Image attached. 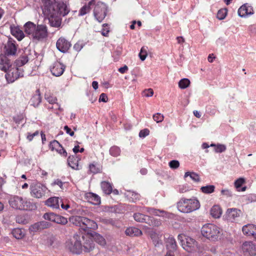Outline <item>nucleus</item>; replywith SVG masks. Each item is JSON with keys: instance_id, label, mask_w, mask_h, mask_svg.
<instances>
[{"instance_id": "nucleus-59", "label": "nucleus", "mask_w": 256, "mask_h": 256, "mask_svg": "<svg viewBox=\"0 0 256 256\" xmlns=\"http://www.w3.org/2000/svg\"><path fill=\"white\" fill-rule=\"evenodd\" d=\"M39 134V132L38 130H36V132H35L34 134H31L30 133H28V136H27V139L29 140V141H31L33 139L34 137L36 136H38V135Z\"/></svg>"}, {"instance_id": "nucleus-62", "label": "nucleus", "mask_w": 256, "mask_h": 256, "mask_svg": "<svg viewBox=\"0 0 256 256\" xmlns=\"http://www.w3.org/2000/svg\"><path fill=\"white\" fill-rule=\"evenodd\" d=\"M108 96L106 94L102 93L100 95L99 101L102 102H106L108 100Z\"/></svg>"}, {"instance_id": "nucleus-15", "label": "nucleus", "mask_w": 256, "mask_h": 256, "mask_svg": "<svg viewBox=\"0 0 256 256\" xmlns=\"http://www.w3.org/2000/svg\"><path fill=\"white\" fill-rule=\"evenodd\" d=\"M5 50L6 56L15 55L17 51V46L15 44V41L9 40L5 46Z\"/></svg>"}, {"instance_id": "nucleus-40", "label": "nucleus", "mask_w": 256, "mask_h": 256, "mask_svg": "<svg viewBox=\"0 0 256 256\" xmlns=\"http://www.w3.org/2000/svg\"><path fill=\"white\" fill-rule=\"evenodd\" d=\"M215 186L214 185H208L206 186H202L200 190L202 192L206 194H212L214 192Z\"/></svg>"}, {"instance_id": "nucleus-19", "label": "nucleus", "mask_w": 256, "mask_h": 256, "mask_svg": "<svg viewBox=\"0 0 256 256\" xmlns=\"http://www.w3.org/2000/svg\"><path fill=\"white\" fill-rule=\"evenodd\" d=\"M60 200L58 197H51L44 202V204L53 209H58Z\"/></svg>"}, {"instance_id": "nucleus-16", "label": "nucleus", "mask_w": 256, "mask_h": 256, "mask_svg": "<svg viewBox=\"0 0 256 256\" xmlns=\"http://www.w3.org/2000/svg\"><path fill=\"white\" fill-rule=\"evenodd\" d=\"M65 69V66L60 62H56L50 68L52 74L56 76H61Z\"/></svg>"}, {"instance_id": "nucleus-52", "label": "nucleus", "mask_w": 256, "mask_h": 256, "mask_svg": "<svg viewBox=\"0 0 256 256\" xmlns=\"http://www.w3.org/2000/svg\"><path fill=\"white\" fill-rule=\"evenodd\" d=\"M179 166V162L176 160H172L169 162V166L172 169H176L178 168Z\"/></svg>"}, {"instance_id": "nucleus-12", "label": "nucleus", "mask_w": 256, "mask_h": 256, "mask_svg": "<svg viewBox=\"0 0 256 256\" xmlns=\"http://www.w3.org/2000/svg\"><path fill=\"white\" fill-rule=\"evenodd\" d=\"M242 248L245 254L256 255V247L252 242H246L243 243Z\"/></svg>"}, {"instance_id": "nucleus-9", "label": "nucleus", "mask_w": 256, "mask_h": 256, "mask_svg": "<svg viewBox=\"0 0 256 256\" xmlns=\"http://www.w3.org/2000/svg\"><path fill=\"white\" fill-rule=\"evenodd\" d=\"M107 7L106 5L102 2H98L95 6L94 10V14L96 19L101 22L106 15Z\"/></svg>"}, {"instance_id": "nucleus-24", "label": "nucleus", "mask_w": 256, "mask_h": 256, "mask_svg": "<svg viewBox=\"0 0 256 256\" xmlns=\"http://www.w3.org/2000/svg\"><path fill=\"white\" fill-rule=\"evenodd\" d=\"M252 14V7L246 4L241 6L238 10V16L240 17H244Z\"/></svg>"}, {"instance_id": "nucleus-55", "label": "nucleus", "mask_w": 256, "mask_h": 256, "mask_svg": "<svg viewBox=\"0 0 256 256\" xmlns=\"http://www.w3.org/2000/svg\"><path fill=\"white\" fill-rule=\"evenodd\" d=\"M143 94L144 96L151 97L154 94V91L152 88H148L144 90Z\"/></svg>"}, {"instance_id": "nucleus-42", "label": "nucleus", "mask_w": 256, "mask_h": 256, "mask_svg": "<svg viewBox=\"0 0 256 256\" xmlns=\"http://www.w3.org/2000/svg\"><path fill=\"white\" fill-rule=\"evenodd\" d=\"M93 3L92 1H90L88 2V5H84L83 6L79 12L80 16H84L90 10V6L92 5Z\"/></svg>"}, {"instance_id": "nucleus-36", "label": "nucleus", "mask_w": 256, "mask_h": 256, "mask_svg": "<svg viewBox=\"0 0 256 256\" xmlns=\"http://www.w3.org/2000/svg\"><path fill=\"white\" fill-rule=\"evenodd\" d=\"M68 164L74 170H78V160L74 156H70L68 159Z\"/></svg>"}, {"instance_id": "nucleus-61", "label": "nucleus", "mask_w": 256, "mask_h": 256, "mask_svg": "<svg viewBox=\"0 0 256 256\" xmlns=\"http://www.w3.org/2000/svg\"><path fill=\"white\" fill-rule=\"evenodd\" d=\"M151 222L152 224L154 226H158L161 224V222L160 220L155 218H152L151 220Z\"/></svg>"}, {"instance_id": "nucleus-63", "label": "nucleus", "mask_w": 256, "mask_h": 256, "mask_svg": "<svg viewBox=\"0 0 256 256\" xmlns=\"http://www.w3.org/2000/svg\"><path fill=\"white\" fill-rule=\"evenodd\" d=\"M64 130H66V132L70 136H73L74 134V132L67 126H64Z\"/></svg>"}, {"instance_id": "nucleus-44", "label": "nucleus", "mask_w": 256, "mask_h": 256, "mask_svg": "<svg viewBox=\"0 0 256 256\" xmlns=\"http://www.w3.org/2000/svg\"><path fill=\"white\" fill-rule=\"evenodd\" d=\"M190 81L188 78H183L180 80L178 86L182 89H184L188 88L190 84Z\"/></svg>"}, {"instance_id": "nucleus-34", "label": "nucleus", "mask_w": 256, "mask_h": 256, "mask_svg": "<svg viewBox=\"0 0 256 256\" xmlns=\"http://www.w3.org/2000/svg\"><path fill=\"white\" fill-rule=\"evenodd\" d=\"M12 234L16 239H22L26 233L24 230L16 228L12 230Z\"/></svg>"}, {"instance_id": "nucleus-51", "label": "nucleus", "mask_w": 256, "mask_h": 256, "mask_svg": "<svg viewBox=\"0 0 256 256\" xmlns=\"http://www.w3.org/2000/svg\"><path fill=\"white\" fill-rule=\"evenodd\" d=\"M153 119L158 123L160 122L163 121L164 116L160 113H157L153 116Z\"/></svg>"}, {"instance_id": "nucleus-45", "label": "nucleus", "mask_w": 256, "mask_h": 256, "mask_svg": "<svg viewBox=\"0 0 256 256\" xmlns=\"http://www.w3.org/2000/svg\"><path fill=\"white\" fill-rule=\"evenodd\" d=\"M211 146H214V151L216 152H222L226 150V146L224 144H211Z\"/></svg>"}, {"instance_id": "nucleus-7", "label": "nucleus", "mask_w": 256, "mask_h": 256, "mask_svg": "<svg viewBox=\"0 0 256 256\" xmlns=\"http://www.w3.org/2000/svg\"><path fill=\"white\" fill-rule=\"evenodd\" d=\"M42 12L47 17L58 15L57 5L56 6L55 0H42Z\"/></svg>"}, {"instance_id": "nucleus-31", "label": "nucleus", "mask_w": 256, "mask_h": 256, "mask_svg": "<svg viewBox=\"0 0 256 256\" xmlns=\"http://www.w3.org/2000/svg\"><path fill=\"white\" fill-rule=\"evenodd\" d=\"M49 23L52 26L59 27L61 24V20L58 15L48 17Z\"/></svg>"}, {"instance_id": "nucleus-48", "label": "nucleus", "mask_w": 256, "mask_h": 256, "mask_svg": "<svg viewBox=\"0 0 256 256\" xmlns=\"http://www.w3.org/2000/svg\"><path fill=\"white\" fill-rule=\"evenodd\" d=\"M110 153L114 156H117L120 154V149L116 146H113L110 148Z\"/></svg>"}, {"instance_id": "nucleus-13", "label": "nucleus", "mask_w": 256, "mask_h": 256, "mask_svg": "<svg viewBox=\"0 0 256 256\" xmlns=\"http://www.w3.org/2000/svg\"><path fill=\"white\" fill-rule=\"evenodd\" d=\"M56 48L62 52H66L71 46L70 42L64 38H60L56 42Z\"/></svg>"}, {"instance_id": "nucleus-17", "label": "nucleus", "mask_w": 256, "mask_h": 256, "mask_svg": "<svg viewBox=\"0 0 256 256\" xmlns=\"http://www.w3.org/2000/svg\"><path fill=\"white\" fill-rule=\"evenodd\" d=\"M44 98L50 104L54 105L52 107H48V108L62 110L60 105L57 102L58 99L56 96L50 93H46L44 95Z\"/></svg>"}, {"instance_id": "nucleus-25", "label": "nucleus", "mask_w": 256, "mask_h": 256, "mask_svg": "<svg viewBox=\"0 0 256 256\" xmlns=\"http://www.w3.org/2000/svg\"><path fill=\"white\" fill-rule=\"evenodd\" d=\"M166 246L168 250L167 252H172L176 250V244L174 238L172 237H169L166 241Z\"/></svg>"}, {"instance_id": "nucleus-30", "label": "nucleus", "mask_w": 256, "mask_h": 256, "mask_svg": "<svg viewBox=\"0 0 256 256\" xmlns=\"http://www.w3.org/2000/svg\"><path fill=\"white\" fill-rule=\"evenodd\" d=\"M146 210L150 214L159 216H168V213L164 210H160L151 208H146Z\"/></svg>"}, {"instance_id": "nucleus-10", "label": "nucleus", "mask_w": 256, "mask_h": 256, "mask_svg": "<svg viewBox=\"0 0 256 256\" xmlns=\"http://www.w3.org/2000/svg\"><path fill=\"white\" fill-rule=\"evenodd\" d=\"M184 238L182 240L183 248L188 252H192L196 250L197 248V242L194 238L188 236H184Z\"/></svg>"}, {"instance_id": "nucleus-28", "label": "nucleus", "mask_w": 256, "mask_h": 256, "mask_svg": "<svg viewBox=\"0 0 256 256\" xmlns=\"http://www.w3.org/2000/svg\"><path fill=\"white\" fill-rule=\"evenodd\" d=\"M42 98L40 96V92L39 90H37L32 97L31 98L30 102L31 105L34 107L38 106L41 102Z\"/></svg>"}, {"instance_id": "nucleus-4", "label": "nucleus", "mask_w": 256, "mask_h": 256, "mask_svg": "<svg viewBox=\"0 0 256 256\" xmlns=\"http://www.w3.org/2000/svg\"><path fill=\"white\" fill-rule=\"evenodd\" d=\"M8 203L12 208L16 210H28L32 207L30 202L18 196H11Z\"/></svg>"}, {"instance_id": "nucleus-38", "label": "nucleus", "mask_w": 256, "mask_h": 256, "mask_svg": "<svg viewBox=\"0 0 256 256\" xmlns=\"http://www.w3.org/2000/svg\"><path fill=\"white\" fill-rule=\"evenodd\" d=\"M101 187L102 190L106 194H109L112 192V186L109 182H102Z\"/></svg>"}, {"instance_id": "nucleus-33", "label": "nucleus", "mask_w": 256, "mask_h": 256, "mask_svg": "<svg viewBox=\"0 0 256 256\" xmlns=\"http://www.w3.org/2000/svg\"><path fill=\"white\" fill-rule=\"evenodd\" d=\"M222 214V210L220 206L216 205L213 206L210 210L211 216L216 218H219Z\"/></svg>"}, {"instance_id": "nucleus-41", "label": "nucleus", "mask_w": 256, "mask_h": 256, "mask_svg": "<svg viewBox=\"0 0 256 256\" xmlns=\"http://www.w3.org/2000/svg\"><path fill=\"white\" fill-rule=\"evenodd\" d=\"M190 176V178L194 182H198L200 181V178L198 174L194 172H188L184 174V178Z\"/></svg>"}, {"instance_id": "nucleus-60", "label": "nucleus", "mask_w": 256, "mask_h": 256, "mask_svg": "<svg viewBox=\"0 0 256 256\" xmlns=\"http://www.w3.org/2000/svg\"><path fill=\"white\" fill-rule=\"evenodd\" d=\"M222 194L226 196L227 197H230L232 196V192L228 190H221Z\"/></svg>"}, {"instance_id": "nucleus-20", "label": "nucleus", "mask_w": 256, "mask_h": 256, "mask_svg": "<svg viewBox=\"0 0 256 256\" xmlns=\"http://www.w3.org/2000/svg\"><path fill=\"white\" fill-rule=\"evenodd\" d=\"M240 211L237 208H229L226 211V218L228 220L234 222L236 218L240 216Z\"/></svg>"}, {"instance_id": "nucleus-11", "label": "nucleus", "mask_w": 256, "mask_h": 256, "mask_svg": "<svg viewBox=\"0 0 256 256\" xmlns=\"http://www.w3.org/2000/svg\"><path fill=\"white\" fill-rule=\"evenodd\" d=\"M22 76V72L16 68L9 70L6 74V78L8 82H12Z\"/></svg>"}, {"instance_id": "nucleus-32", "label": "nucleus", "mask_w": 256, "mask_h": 256, "mask_svg": "<svg viewBox=\"0 0 256 256\" xmlns=\"http://www.w3.org/2000/svg\"><path fill=\"white\" fill-rule=\"evenodd\" d=\"M126 234L130 236H138L142 234V231L135 227L128 228L126 230Z\"/></svg>"}, {"instance_id": "nucleus-46", "label": "nucleus", "mask_w": 256, "mask_h": 256, "mask_svg": "<svg viewBox=\"0 0 256 256\" xmlns=\"http://www.w3.org/2000/svg\"><path fill=\"white\" fill-rule=\"evenodd\" d=\"M54 222L58 224H66L68 222V220L66 218L56 215Z\"/></svg>"}, {"instance_id": "nucleus-14", "label": "nucleus", "mask_w": 256, "mask_h": 256, "mask_svg": "<svg viewBox=\"0 0 256 256\" xmlns=\"http://www.w3.org/2000/svg\"><path fill=\"white\" fill-rule=\"evenodd\" d=\"M50 148L52 150H55L62 156L64 158L66 157L67 152L66 150L57 140H54L51 142L50 144Z\"/></svg>"}, {"instance_id": "nucleus-5", "label": "nucleus", "mask_w": 256, "mask_h": 256, "mask_svg": "<svg viewBox=\"0 0 256 256\" xmlns=\"http://www.w3.org/2000/svg\"><path fill=\"white\" fill-rule=\"evenodd\" d=\"M82 238L78 234L68 240L65 244L66 248L74 254H79L82 251Z\"/></svg>"}, {"instance_id": "nucleus-21", "label": "nucleus", "mask_w": 256, "mask_h": 256, "mask_svg": "<svg viewBox=\"0 0 256 256\" xmlns=\"http://www.w3.org/2000/svg\"><path fill=\"white\" fill-rule=\"evenodd\" d=\"M12 66V62L6 56H2L0 58V70L6 72Z\"/></svg>"}, {"instance_id": "nucleus-57", "label": "nucleus", "mask_w": 256, "mask_h": 256, "mask_svg": "<svg viewBox=\"0 0 256 256\" xmlns=\"http://www.w3.org/2000/svg\"><path fill=\"white\" fill-rule=\"evenodd\" d=\"M40 225V228H41L42 230L50 226V224L48 222H45V221H42L38 222Z\"/></svg>"}, {"instance_id": "nucleus-43", "label": "nucleus", "mask_w": 256, "mask_h": 256, "mask_svg": "<svg viewBox=\"0 0 256 256\" xmlns=\"http://www.w3.org/2000/svg\"><path fill=\"white\" fill-rule=\"evenodd\" d=\"M134 218L136 222H146V216L140 213H136L134 214Z\"/></svg>"}, {"instance_id": "nucleus-58", "label": "nucleus", "mask_w": 256, "mask_h": 256, "mask_svg": "<svg viewBox=\"0 0 256 256\" xmlns=\"http://www.w3.org/2000/svg\"><path fill=\"white\" fill-rule=\"evenodd\" d=\"M30 229L32 231H36L41 230V228H40V225L39 222L35 223L34 224L32 225L30 228Z\"/></svg>"}, {"instance_id": "nucleus-2", "label": "nucleus", "mask_w": 256, "mask_h": 256, "mask_svg": "<svg viewBox=\"0 0 256 256\" xmlns=\"http://www.w3.org/2000/svg\"><path fill=\"white\" fill-rule=\"evenodd\" d=\"M200 206L198 200L194 198L186 199L182 198L177 204L178 210L182 212L189 213L194 211Z\"/></svg>"}, {"instance_id": "nucleus-8", "label": "nucleus", "mask_w": 256, "mask_h": 256, "mask_svg": "<svg viewBox=\"0 0 256 256\" xmlns=\"http://www.w3.org/2000/svg\"><path fill=\"white\" fill-rule=\"evenodd\" d=\"M76 224H79L82 227L84 230L87 229H96L98 228L96 223L94 220H90L86 217L76 216L74 218Z\"/></svg>"}, {"instance_id": "nucleus-54", "label": "nucleus", "mask_w": 256, "mask_h": 256, "mask_svg": "<svg viewBox=\"0 0 256 256\" xmlns=\"http://www.w3.org/2000/svg\"><path fill=\"white\" fill-rule=\"evenodd\" d=\"M89 168H90V170L94 173V174H96V173H98L100 172V170L99 168H97L95 164H90L89 166Z\"/></svg>"}, {"instance_id": "nucleus-22", "label": "nucleus", "mask_w": 256, "mask_h": 256, "mask_svg": "<svg viewBox=\"0 0 256 256\" xmlns=\"http://www.w3.org/2000/svg\"><path fill=\"white\" fill-rule=\"evenodd\" d=\"M85 197L90 202L96 205L100 204V197L95 194L92 192L86 193L85 194Z\"/></svg>"}, {"instance_id": "nucleus-49", "label": "nucleus", "mask_w": 256, "mask_h": 256, "mask_svg": "<svg viewBox=\"0 0 256 256\" xmlns=\"http://www.w3.org/2000/svg\"><path fill=\"white\" fill-rule=\"evenodd\" d=\"M56 215L53 212L46 213L44 215L43 217L45 220L54 222Z\"/></svg>"}, {"instance_id": "nucleus-53", "label": "nucleus", "mask_w": 256, "mask_h": 256, "mask_svg": "<svg viewBox=\"0 0 256 256\" xmlns=\"http://www.w3.org/2000/svg\"><path fill=\"white\" fill-rule=\"evenodd\" d=\"M244 179L243 178H239L234 182V186L236 188H240L244 182Z\"/></svg>"}, {"instance_id": "nucleus-29", "label": "nucleus", "mask_w": 256, "mask_h": 256, "mask_svg": "<svg viewBox=\"0 0 256 256\" xmlns=\"http://www.w3.org/2000/svg\"><path fill=\"white\" fill-rule=\"evenodd\" d=\"M44 244L48 246L54 248L56 246V238L52 235L44 237Z\"/></svg>"}, {"instance_id": "nucleus-47", "label": "nucleus", "mask_w": 256, "mask_h": 256, "mask_svg": "<svg viewBox=\"0 0 256 256\" xmlns=\"http://www.w3.org/2000/svg\"><path fill=\"white\" fill-rule=\"evenodd\" d=\"M227 14V10L226 8H222L220 10L217 14V18L220 20H224Z\"/></svg>"}, {"instance_id": "nucleus-23", "label": "nucleus", "mask_w": 256, "mask_h": 256, "mask_svg": "<svg viewBox=\"0 0 256 256\" xmlns=\"http://www.w3.org/2000/svg\"><path fill=\"white\" fill-rule=\"evenodd\" d=\"M242 230L244 234L248 236H253L256 238V226L248 224L244 226Z\"/></svg>"}, {"instance_id": "nucleus-39", "label": "nucleus", "mask_w": 256, "mask_h": 256, "mask_svg": "<svg viewBox=\"0 0 256 256\" xmlns=\"http://www.w3.org/2000/svg\"><path fill=\"white\" fill-rule=\"evenodd\" d=\"M28 60V56L24 55L16 60L15 64L17 66H22L27 63Z\"/></svg>"}, {"instance_id": "nucleus-26", "label": "nucleus", "mask_w": 256, "mask_h": 256, "mask_svg": "<svg viewBox=\"0 0 256 256\" xmlns=\"http://www.w3.org/2000/svg\"><path fill=\"white\" fill-rule=\"evenodd\" d=\"M58 16H64L70 12L66 4L64 2H60L57 4Z\"/></svg>"}, {"instance_id": "nucleus-6", "label": "nucleus", "mask_w": 256, "mask_h": 256, "mask_svg": "<svg viewBox=\"0 0 256 256\" xmlns=\"http://www.w3.org/2000/svg\"><path fill=\"white\" fill-rule=\"evenodd\" d=\"M30 194L36 199L43 198L46 194L48 188L40 183H32L30 185Z\"/></svg>"}, {"instance_id": "nucleus-56", "label": "nucleus", "mask_w": 256, "mask_h": 256, "mask_svg": "<svg viewBox=\"0 0 256 256\" xmlns=\"http://www.w3.org/2000/svg\"><path fill=\"white\" fill-rule=\"evenodd\" d=\"M150 131L148 129H144L141 130L139 132V136L140 138H144L149 134Z\"/></svg>"}, {"instance_id": "nucleus-1", "label": "nucleus", "mask_w": 256, "mask_h": 256, "mask_svg": "<svg viewBox=\"0 0 256 256\" xmlns=\"http://www.w3.org/2000/svg\"><path fill=\"white\" fill-rule=\"evenodd\" d=\"M24 31L33 41H43L48 36V30L46 26H36L31 22L26 23L24 26Z\"/></svg>"}, {"instance_id": "nucleus-37", "label": "nucleus", "mask_w": 256, "mask_h": 256, "mask_svg": "<svg viewBox=\"0 0 256 256\" xmlns=\"http://www.w3.org/2000/svg\"><path fill=\"white\" fill-rule=\"evenodd\" d=\"M125 196L132 202H134L140 198V195L138 193L131 190L127 191L125 193Z\"/></svg>"}, {"instance_id": "nucleus-3", "label": "nucleus", "mask_w": 256, "mask_h": 256, "mask_svg": "<svg viewBox=\"0 0 256 256\" xmlns=\"http://www.w3.org/2000/svg\"><path fill=\"white\" fill-rule=\"evenodd\" d=\"M202 234L211 241L217 240L220 235V230L216 226L208 224L202 226L201 229Z\"/></svg>"}, {"instance_id": "nucleus-50", "label": "nucleus", "mask_w": 256, "mask_h": 256, "mask_svg": "<svg viewBox=\"0 0 256 256\" xmlns=\"http://www.w3.org/2000/svg\"><path fill=\"white\" fill-rule=\"evenodd\" d=\"M147 56V48L142 47L139 54V56L142 60H144Z\"/></svg>"}, {"instance_id": "nucleus-35", "label": "nucleus", "mask_w": 256, "mask_h": 256, "mask_svg": "<svg viewBox=\"0 0 256 256\" xmlns=\"http://www.w3.org/2000/svg\"><path fill=\"white\" fill-rule=\"evenodd\" d=\"M92 237L94 241L100 245L102 246H105L106 245V240L100 234L94 232L92 234Z\"/></svg>"}, {"instance_id": "nucleus-27", "label": "nucleus", "mask_w": 256, "mask_h": 256, "mask_svg": "<svg viewBox=\"0 0 256 256\" xmlns=\"http://www.w3.org/2000/svg\"><path fill=\"white\" fill-rule=\"evenodd\" d=\"M10 31L12 34L19 41L21 40L24 36L23 31L18 27H11Z\"/></svg>"}, {"instance_id": "nucleus-64", "label": "nucleus", "mask_w": 256, "mask_h": 256, "mask_svg": "<svg viewBox=\"0 0 256 256\" xmlns=\"http://www.w3.org/2000/svg\"><path fill=\"white\" fill-rule=\"evenodd\" d=\"M53 185H58L61 189H62L63 182L59 179L56 180L52 183Z\"/></svg>"}, {"instance_id": "nucleus-18", "label": "nucleus", "mask_w": 256, "mask_h": 256, "mask_svg": "<svg viewBox=\"0 0 256 256\" xmlns=\"http://www.w3.org/2000/svg\"><path fill=\"white\" fill-rule=\"evenodd\" d=\"M82 239L83 240L82 250L84 252H90L94 248V244L91 238H85L82 236Z\"/></svg>"}]
</instances>
